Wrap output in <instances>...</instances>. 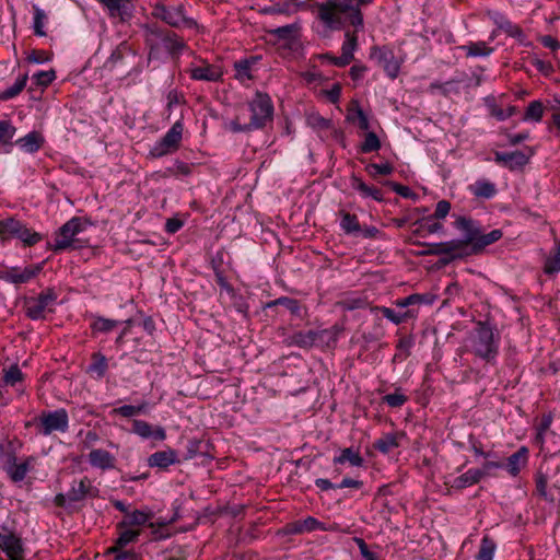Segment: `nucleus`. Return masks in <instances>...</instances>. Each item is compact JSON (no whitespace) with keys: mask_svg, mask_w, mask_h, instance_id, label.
Wrapping results in <instances>:
<instances>
[{"mask_svg":"<svg viewBox=\"0 0 560 560\" xmlns=\"http://www.w3.org/2000/svg\"><path fill=\"white\" fill-rule=\"evenodd\" d=\"M373 0H327L317 3L318 19L331 30H340L348 21L357 28L363 26L360 8L372 3Z\"/></svg>","mask_w":560,"mask_h":560,"instance_id":"1","label":"nucleus"},{"mask_svg":"<svg viewBox=\"0 0 560 560\" xmlns=\"http://www.w3.org/2000/svg\"><path fill=\"white\" fill-rule=\"evenodd\" d=\"M467 347L478 358L492 362L498 354L499 343L494 339L493 329L487 324L478 323L468 337Z\"/></svg>","mask_w":560,"mask_h":560,"instance_id":"2","label":"nucleus"},{"mask_svg":"<svg viewBox=\"0 0 560 560\" xmlns=\"http://www.w3.org/2000/svg\"><path fill=\"white\" fill-rule=\"evenodd\" d=\"M0 238L2 241L16 238L24 246H33L42 241V235L28 229L23 222L14 218H7L0 221Z\"/></svg>","mask_w":560,"mask_h":560,"instance_id":"3","label":"nucleus"},{"mask_svg":"<svg viewBox=\"0 0 560 560\" xmlns=\"http://www.w3.org/2000/svg\"><path fill=\"white\" fill-rule=\"evenodd\" d=\"M152 15L177 28H194L197 26L195 20L186 15L185 8L182 4L167 7L162 2H156L152 9Z\"/></svg>","mask_w":560,"mask_h":560,"instance_id":"4","label":"nucleus"},{"mask_svg":"<svg viewBox=\"0 0 560 560\" xmlns=\"http://www.w3.org/2000/svg\"><path fill=\"white\" fill-rule=\"evenodd\" d=\"M88 222L81 218L67 221L56 233L54 250H65L74 247L77 236L86 230Z\"/></svg>","mask_w":560,"mask_h":560,"instance_id":"5","label":"nucleus"},{"mask_svg":"<svg viewBox=\"0 0 560 560\" xmlns=\"http://www.w3.org/2000/svg\"><path fill=\"white\" fill-rule=\"evenodd\" d=\"M252 113L249 127L260 128L271 120L273 115V105L268 94L257 92L249 102Z\"/></svg>","mask_w":560,"mask_h":560,"instance_id":"6","label":"nucleus"},{"mask_svg":"<svg viewBox=\"0 0 560 560\" xmlns=\"http://www.w3.org/2000/svg\"><path fill=\"white\" fill-rule=\"evenodd\" d=\"M69 427L68 413L65 409L43 412L38 418V432L50 435L55 432H66Z\"/></svg>","mask_w":560,"mask_h":560,"instance_id":"7","label":"nucleus"},{"mask_svg":"<svg viewBox=\"0 0 560 560\" xmlns=\"http://www.w3.org/2000/svg\"><path fill=\"white\" fill-rule=\"evenodd\" d=\"M57 295L52 291H46L36 298L25 302L26 314L32 319L45 318L47 313L52 312Z\"/></svg>","mask_w":560,"mask_h":560,"instance_id":"8","label":"nucleus"},{"mask_svg":"<svg viewBox=\"0 0 560 560\" xmlns=\"http://www.w3.org/2000/svg\"><path fill=\"white\" fill-rule=\"evenodd\" d=\"M183 130V122L176 121L165 136L153 145L151 154L153 156H163L177 150L182 140Z\"/></svg>","mask_w":560,"mask_h":560,"instance_id":"9","label":"nucleus"},{"mask_svg":"<svg viewBox=\"0 0 560 560\" xmlns=\"http://www.w3.org/2000/svg\"><path fill=\"white\" fill-rule=\"evenodd\" d=\"M371 58L377 62L378 66L383 67L384 71L392 79L396 78L400 70V62L394 56V52L387 48H373L371 51Z\"/></svg>","mask_w":560,"mask_h":560,"instance_id":"10","label":"nucleus"},{"mask_svg":"<svg viewBox=\"0 0 560 560\" xmlns=\"http://www.w3.org/2000/svg\"><path fill=\"white\" fill-rule=\"evenodd\" d=\"M307 4L303 1L287 0L282 2H276L261 9L265 14L271 15H285L291 16L300 11L306 10Z\"/></svg>","mask_w":560,"mask_h":560,"instance_id":"11","label":"nucleus"},{"mask_svg":"<svg viewBox=\"0 0 560 560\" xmlns=\"http://www.w3.org/2000/svg\"><path fill=\"white\" fill-rule=\"evenodd\" d=\"M132 431L142 439H153L164 441L166 439L165 430L161 425H151L143 420H133Z\"/></svg>","mask_w":560,"mask_h":560,"instance_id":"12","label":"nucleus"},{"mask_svg":"<svg viewBox=\"0 0 560 560\" xmlns=\"http://www.w3.org/2000/svg\"><path fill=\"white\" fill-rule=\"evenodd\" d=\"M44 142V136L39 131L33 130L18 139L15 144L25 153H34L43 147Z\"/></svg>","mask_w":560,"mask_h":560,"instance_id":"13","label":"nucleus"},{"mask_svg":"<svg viewBox=\"0 0 560 560\" xmlns=\"http://www.w3.org/2000/svg\"><path fill=\"white\" fill-rule=\"evenodd\" d=\"M301 32V23L294 22L284 26L271 30L269 33L275 36L278 40H283L288 44L298 42Z\"/></svg>","mask_w":560,"mask_h":560,"instance_id":"14","label":"nucleus"},{"mask_svg":"<svg viewBox=\"0 0 560 560\" xmlns=\"http://www.w3.org/2000/svg\"><path fill=\"white\" fill-rule=\"evenodd\" d=\"M190 75L195 80L214 82L221 79L222 71L219 67L207 63L191 68Z\"/></svg>","mask_w":560,"mask_h":560,"instance_id":"15","label":"nucleus"},{"mask_svg":"<svg viewBox=\"0 0 560 560\" xmlns=\"http://www.w3.org/2000/svg\"><path fill=\"white\" fill-rule=\"evenodd\" d=\"M153 517V512L149 509L135 510L125 515L119 527H132L145 525Z\"/></svg>","mask_w":560,"mask_h":560,"instance_id":"16","label":"nucleus"},{"mask_svg":"<svg viewBox=\"0 0 560 560\" xmlns=\"http://www.w3.org/2000/svg\"><path fill=\"white\" fill-rule=\"evenodd\" d=\"M177 462V453L174 450H165L153 453L148 458V465L150 467H158L165 469Z\"/></svg>","mask_w":560,"mask_h":560,"instance_id":"17","label":"nucleus"},{"mask_svg":"<svg viewBox=\"0 0 560 560\" xmlns=\"http://www.w3.org/2000/svg\"><path fill=\"white\" fill-rule=\"evenodd\" d=\"M455 225L459 231L464 233L465 244L474 245L480 232V229L476 222L466 218H458L455 222Z\"/></svg>","mask_w":560,"mask_h":560,"instance_id":"18","label":"nucleus"},{"mask_svg":"<svg viewBox=\"0 0 560 560\" xmlns=\"http://www.w3.org/2000/svg\"><path fill=\"white\" fill-rule=\"evenodd\" d=\"M40 270L42 267L39 265L25 267L24 269L13 268L8 271L7 278L12 283H25L34 278Z\"/></svg>","mask_w":560,"mask_h":560,"instance_id":"19","label":"nucleus"},{"mask_svg":"<svg viewBox=\"0 0 560 560\" xmlns=\"http://www.w3.org/2000/svg\"><path fill=\"white\" fill-rule=\"evenodd\" d=\"M0 548L7 553L10 560L21 557L22 544L20 538L14 535H4L0 537Z\"/></svg>","mask_w":560,"mask_h":560,"instance_id":"20","label":"nucleus"},{"mask_svg":"<svg viewBox=\"0 0 560 560\" xmlns=\"http://www.w3.org/2000/svg\"><path fill=\"white\" fill-rule=\"evenodd\" d=\"M529 156L521 151L499 152L495 154V161L501 162L511 168L521 167L528 162Z\"/></svg>","mask_w":560,"mask_h":560,"instance_id":"21","label":"nucleus"},{"mask_svg":"<svg viewBox=\"0 0 560 560\" xmlns=\"http://www.w3.org/2000/svg\"><path fill=\"white\" fill-rule=\"evenodd\" d=\"M89 460L92 466L107 469L114 467V456L104 450H93L89 454Z\"/></svg>","mask_w":560,"mask_h":560,"instance_id":"22","label":"nucleus"},{"mask_svg":"<svg viewBox=\"0 0 560 560\" xmlns=\"http://www.w3.org/2000/svg\"><path fill=\"white\" fill-rule=\"evenodd\" d=\"M483 477V471L479 469H469L465 474L454 478L452 487L463 489L470 487L480 481Z\"/></svg>","mask_w":560,"mask_h":560,"instance_id":"23","label":"nucleus"},{"mask_svg":"<svg viewBox=\"0 0 560 560\" xmlns=\"http://www.w3.org/2000/svg\"><path fill=\"white\" fill-rule=\"evenodd\" d=\"M527 463V450H518L508 458L506 470L511 476H516Z\"/></svg>","mask_w":560,"mask_h":560,"instance_id":"24","label":"nucleus"},{"mask_svg":"<svg viewBox=\"0 0 560 560\" xmlns=\"http://www.w3.org/2000/svg\"><path fill=\"white\" fill-rule=\"evenodd\" d=\"M347 120L358 125V127L362 130L366 131L370 129L369 118L357 102H353L351 107L348 109Z\"/></svg>","mask_w":560,"mask_h":560,"instance_id":"25","label":"nucleus"},{"mask_svg":"<svg viewBox=\"0 0 560 560\" xmlns=\"http://www.w3.org/2000/svg\"><path fill=\"white\" fill-rule=\"evenodd\" d=\"M351 186L353 189L359 191L361 196L364 198H372L376 201H381L383 199V194L380 189L366 185L358 177H352Z\"/></svg>","mask_w":560,"mask_h":560,"instance_id":"26","label":"nucleus"},{"mask_svg":"<svg viewBox=\"0 0 560 560\" xmlns=\"http://www.w3.org/2000/svg\"><path fill=\"white\" fill-rule=\"evenodd\" d=\"M544 271L547 275H556L560 272V242L556 244L553 249L547 256L544 264Z\"/></svg>","mask_w":560,"mask_h":560,"instance_id":"27","label":"nucleus"},{"mask_svg":"<svg viewBox=\"0 0 560 560\" xmlns=\"http://www.w3.org/2000/svg\"><path fill=\"white\" fill-rule=\"evenodd\" d=\"M335 464H345L349 463L353 467H360L363 464V458L360 453L348 447L343 448L339 456L334 458Z\"/></svg>","mask_w":560,"mask_h":560,"instance_id":"28","label":"nucleus"},{"mask_svg":"<svg viewBox=\"0 0 560 560\" xmlns=\"http://www.w3.org/2000/svg\"><path fill=\"white\" fill-rule=\"evenodd\" d=\"M469 190L476 197L491 198L495 194V186L489 180L481 179L470 185Z\"/></svg>","mask_w":560,"mask_h":560,"instance_id":"29","label":"nucleus"},{"mask_svg":"<svg viewBox=\"0 0 560 560\" xmlns=\"http://www.w3.org/2000/svg\"><path fill=\"white\" fill-rule=\"evenodd\" d=\"M545 107L540 101H533L528 104L523 120L539 122L542 119Z\"/></svg>","mask_w":560,"mask_h":560,"instance_id":"30","label":"nucleus"},{"mask_svg":"<svg viewBox=\"0 0 560 560\" xmlns=\"http://www.w3.org/2000/svg\"><path fill=\"white\" fill-rule=\"evenodd\" d=\"M378 311L385 318H387L388 320L396 325L405 322L407 318L416 316V313L412 310H408L406 312H395L389 307L382 306L378 308Z\"/></svg>","mask_w":560,"mask_h":560,"instance_id":"31","label":"nucleus"},{"mask_svg":"<svg viewBox=\"0 0 560 560\" xmlns=\"http://www.w3.org/2000/svg\"><path fill=\"white\" fill-rule=\"evenodd\" d=\"M22 380H23L22 371L16 365H13L9 370H7L4 373L3 385L12 386V387L18 386L16 390L19 393H22V389L20 388Z\"/></svg>","mask_w":560,"mask_h":560,"instance_id":"32","label":"nucleus"},{"mask_svg":"<svg viewBox=\"0 0 560 560\" xmlns=\"http://www.w3.org/2000/svg\"><path fill=\"white\" fill-rule=\"evenodd\" d=\"M235 79L245 84L252 80V62L249 60H241L234 65Z\"/></svg>","mask_w":560,"mask_h":560,"instance_id":"33","label":"nucleus"},{"mask_svg":"<svg viewBox=\"0 0 560 560\" xmlns=\"http://www.w3.org/2000/svg\"><path fill=\"white\" fill-rule=\"evenodd\" d=\"M502 231L501 230H492L491 232L483 234L481 231L479 232V235L477 237V241L474 244V247L477 249L485 248L488 245H491L499 241L502 237Z\"/></svg>","mask_w":560,"mask_h":560,"instance_id":"34","label":"nucleus"},{"mask_svg":"<svg viewBox=\"0 0 560 560\" xmlns=\"http://www.w3.org/2000/svg\"><path fill=\"white\" fill-rule=\"evenodd\" d=\"M398 446V436L396 434H386L375 442V448L385 454Z\"/></svg>","mask_w":560,"mask_h":560,"instance_id":"35","label":"nucleus"},{"mask_svg":"<svg viewBox=\"0 0 560 560\" xmlns=\"http://www.w3.org/2000/svg\"><path fill=\"white\" fill-rule=\"evenodd\" d=\"M120 533L116 540V545L119 548H122L133 541L137 540L138 536L140 535L139 529H132L131 527H119Z\"/></svg>","mask_w":560,"mask_h":560,"instance_id":"36","label":"nucleus"},{"mask_svg":"<svg viewBox=\"0 0 560 560\" xmlns=\"http://www.w3.org/2000/svg\"><path fill=\"white\" fill-rule=\"evenodd\" d=\"M468 56L485 57L492 52V48L488 47L483 42L470 43L463 47Z\"/></svg>","mask_w":560,"mask_h":560,"instance_id":"37","label":"nucleus"},{"mask_svg":"<svg viewBox=\"0 0 560 560\" xmlns=\"http://www.w3.org/2000/svg\"><path fill=\"white\" fill-rule=\"evenodd\" d=\"M118 325L117 320L104 318V317H96L92 324L91 328L94 332H109L112 331L116 326Z\"/></svg>","mask_w":560,"mask_h":560,"instance_id":"38","label":"nucleus"},{"mask_svg":"<svg viewBox=\"0 0 560 560\" xmlns=\"http://www.w3.org/2000/svg\"><path fill=\"white\" fill-rule=\"evenodd\" d=\"M316 332L318 334L317 341L325 342L327 346H330L337 341L339 334L341 332V328L335 325L329 329H324Z\"/></svg>","mask_w":560,"mask_h":560,"instance_id":"39","label":"nucleus"},{"mask_svg":"<svg viewBox=\"0 0 560 560\" xmlns=\"http://www.w3.org/2000/svg\"><path fill=\"white\" fill-rule=\"evenodd\" d=\"M340 226L347 234H357L360 232V225L357 217L349 213L342 214Z\"/></svg>","mask_w":560,"mask_h":560,"instance_id":"40","label":"nucleus"},{"mask_svg":"<svg viewBox=\"0 0 560 560\" xmlns=\"http://www.w3.org/2000/svg\"><path fill=\"white\" fill-rule=\"evenodd\" d=\"M107 370V360L104 355L96 354L94 355L93 363L89 366V372L97 378H101L105 375Z\"/></svg>","mask_w":560,"mask_h":560,"instance_id":"41","label":"nucleus"},{"mask_svg":"<svg viewBox=\"0 0 560 560\" xmlns=\"http://www.w3.org/2000/svg\"><path fill=\"white\" fill-rule=\"evenodd\" d=\"M15 131V127L9 121H0V148L11 143Z\"/></svg>","mask_w":560,"mask_h":560,"instance_id":"42","label":"nucleus"},{"mask_svg":"<svg viewBox=\"0 0 560 560\" xmlns=\"http://www.w3.org/2000/svg\"><path fill=\"white\" fill-rule=\"evenodd\" d=\"M147 411V405H139V406H132V405H124L119 408H116L113 410V412L120 415L126 418H130L140 413H144Z\"/></svg>","mask_w":560,"mask_h":560,"instance_id":"43","label":"nucleus"},{"mask_svg":"<svg viewBox=\"0 0 560 560\" xmlns=\"http://www.w3.org/2000/svg\"><path fill=\"white\" fill-rule=\"evenodd\" d=\"M45 23H46V14L45 12L35 7L34 8V22H33V27H34V32L36 35L38 36H44L46 33H45Z\"/></svg>","mask_w":560,"mask_h":560,"instance_id":"44","label":"nucleus"},{"mask_svg":"<svg viewBox=\"0 0 560 560\" xmlns=\"http://www.w3.org/2000/svg\"><path fill=\"white\" fill-rule=\"evenodd\" d=\"M381 148V142L374 132H368L365 139L361 144V151L364 153L377 151Z\"/></svg>","mask_w":560,"mask_h":560,"instance_id":"45","label":"nucleus"},{"mask_svg":"<svg viewBox=\"0 0 560 560\" xmlns=\"http://www.w3.org/2000/svg\"><path fill=\"white\" fill-rule=\"evenodd\" d=\"M28 470L27 463H21V464H12L8 468V472L11 476V478L15 481H20L25 478Z\"/></svg>","mask_w":560,"mask_h":560,"instance_id":"46","label":"nucleus"},{"mask_svg":"<svg viewBox=\"0 0 560 560\" xmlns=\"http://www.w3.org/2000/svg\"><path fill=\"white\" fill-rule=\"evenodd\" d=\"M27 75L19 78L12 86L3 92V98L9 100L18 95L26 85Z\"/></svg>","mask_w":560,"mask_h":560,"instance_id":"47","label":"nucleus"},{"mask_svg":"<svg viewBox=\"0 0 560 560\" xmlns=\"http://www.w3.org/2000/svg\"><path fill=\"white\" fill-rule=\"evenodd\" d=\"M366 172L372 177H376L378 175H389L393 172V167L388 163H384V164L372 163L366 166Z\"/></svg>","mask_w":560,"mask_h":560,"instance_id":"48","label":"nucleus"},{"mask_svg":"<svg viewBox=\"0 0 560 560\" xmlns=\"http://www.w3.org/2000/svg\"><path fill=\"white\" fill-rule=\"evenodd\" d=\"M318 334L316 331L299 332L295 335V342L302 347H308L317 342Z\"/></svg>","mask_w":560,"mask_h":560,"instance_id":"49","label":"nucleus"},{"mask_svg":"<svg viewBox=\"0 0 560 560\" xmlns=\"http://www.w3.org/2000/svg\"><path fill=\"white\" fill-rule=\"evenodd\" d=\"M55 78L56 73L54 70L38 71L33 75L35 83L40 86H47L55 80Z\"/></svg>","mask_w":560,"mask_h":560,"instance_id":"50","label":"nucleus"},{"mask_svg":"<svg viewBox=\"0 0 560 560\" xmlns=\"http://www.w3.org/2000/svg\"><path fill=\"white\" fill-rule=\"evenodd\" d=\"M357 48V38L349 33H346V39L342 44L341 50L342 55L347 56L350 60L353 59V52Z\"/></svg>","mask_w":560,"mask_h":560,"instance_id":"51","label":"nucleus"},{"mask_svg":"<svg viewBox=\"0 0 560 560\" xmlns=\"http://www.w3.org/2000/svg\"><path fill=\"white\" fill-rule=\"evenodd\" d=\"M144 31L147 43L151 46V51L149 54V58L151 59L153 57L154 47L156 46L158 40L162 38V36L158 30L150 26H145Z\"/></svg>","mask_w":560,"mask_h":560,"instance_id":"52","label":"nucleus"},{"mask_svg":"<svg viewBox=\"0 0 560 560\" xmlns=\"http://www.w3.org/2000/svg\"><path fill=\"white\" fill-rule=\"evenodd\" d=\"M494 553V545L487 538L482 539L480 550L478 552V560H492Z\"/></svg>","mask_w":560,"mask_h":560,"instance_id":"53","label":"nucleus"},{"mask_svg":"<svg viewBox=\"0 0 560 560\" xmlns=\"http://www.w3.org/2000/svg\"><path fill=\"white\" fill-rule=\"evenodd\" d=\"M407 400V397L400 392L396 390L395 393L388 394L384 397V401L390 407H400Z\"/></svg>","mask_w":560,"mask_h":560,"instance_id":"54","label":"nucleus"},{"mask_svg":"<svg viewBox=\"0 0 560 560\" xmlns=\"http://www.w3.org/2000/svg\"><path fill=\"white\" fill-rule=\"evenodd\" d=\"M275 304L284 306L292 314H298L300 312L299 303L295 300L289 298H280L275 301Z\"/></svg>","mask_w":560,"mask_h":560,"instance_id":"55","label":"nucleus"},{"mask_svg":"<svg viewBox=\"0 0 560 560\" xmlns=\"http://www.w3.org/2000/svg\"><path fill=\"white\" fill-rule=\"evenodd\" d=\"M128 46L126 44L119 45L110 55L107 62L112 66L116 65L119 60L122 59L125 52L128 50Z\"/></svg>","mask_w":560,"mask_h":560,"instance_id":"56","label":"nucleus"},{"mask_svg":"<svg viewBox=\"0 0 560 560\" xmlns=\"http://www.w3.org/2000/svg\"><path fill=\"white\" fill-rule=\"evenodd\" d=\"M355 542L364 560H378L375 553L369 550L368 545L364 542L363 539L355 538Z\"/></svg>","mask_w":560,"mask_h":560,"instance_id":"57","label":"nucleus"},{"mask_svg":"<svg viewBox=\"0 0 560 560\" xmlns=\"http://www.w3.org/2000/svg\"><path fill=\"white\" fill-rule=\"evenodd\" d=\"M451 210V205L446 200H441L436 203L434 217L438 219H444Z\"/></svg>","mask_w":560,"mask_h":560,"instance_id":"58","label":"nucleus"},{"mask_svg":"<svg viewBox=\"0 0 560 560\" xmlns=\"http://www.w3.org/2000/svg\"><path fill=\"white\" fill-rule=\"evenodd\" d=\"M27 60L33 63H44L50 60V57L47 52L43 50H35L31 55H28Z\"/></svg>","mask_w":560,"mask_h":560,"instance_id":"59","label":"nucleus"},{"mask_svg":"<svg viewBox=\"0 0 560 560\" xmlns=\"http://www.w3.org/2000/svg\"><path fill=\"white\" fill-rule=\"evenodd\" d=\"M319 522L314 517H307L305 518L300 525L299 530L300 532H311L319 527Z\"/></svg>","mask_w":560,"mask_h":560,"instance_id":"60","label":"nucleus"},{"mask_svg":"<svg viewBox=\"0 0 560 560\" xmlns=\"http://www.w3.org/2000/svg\"><path fill=\"white\" fill-rule=\"evenodd\" d=\"M506 138H508V141L510 144L515 145V144H518V143L527 140L529 138V133L528 132H521V133H516V135L509 133L506 136Z\"/></svg>","mask_w":560,"mask_h":560,"instance_id":"61","label":"nucleus"},{"mask_svg":"<svg viewBox=\"0 0 560 560\" xmlns=\"http://www.w3.org/2000/svg\"><path fill=\"white\" fill-rule=\"evenodd\" d=\"M362 487V482L355 479L351 478H343L342 481L337 485V489H343V488H354L360 489Z\"/></svg>","mask_w":560,"mask_h":560,"instance_id":"62","label":"nucleus"},{"mask_svg":"<svg viewBox=\"0 0 560 560\" xmlns=\"http://www.w3.org/2000/svg\"><path fill=\"white\" fill-rule=\"evenodd\" d=\"M490 114L495 117L498 120H505L508 115H505V110L499 108L495 104L489 105Z\"/></svg>","mask_w":560,"mask_h":560,"instance_id":"63","label":"nucleus"},{"mask_svg":"<svg viewBox=\"0 0 560 560\" xmlns=\"http://www.w3.org/2000/svg\"><path fill=\"white\" fill-rule=\"evenodd\" d=\"M182 226L183 223L178 219H168L166 222V231L168 233H176Z\"/></svg>","mask_w":560,"mask_h":560,"instance_id":"64","label":"nucleus"}]
</instances>
